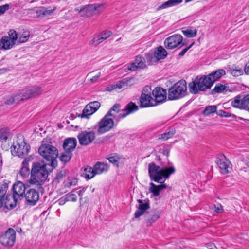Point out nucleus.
I'll list each match as a JSON object with an SVG mask.
<instances>
[{
	"label": "nucleus",
	"instance_id": "4468645a",
	"mask_svg": "<svg viewBox=\"0 0 249 249\" xmlns=\"http://www.w3.org/2000/svg\"><path fill=\"white\" fill-rule=\"evenodd\" d=\"M231 105L234 107L249 111V94L244 97L240 95L235 97Z\"/></svg>",
	"mask_w": 249,
	"mask_h": 249
},
{
	"label": "nucleus",
	"instance_id": "4d7b16f0",
	"mask_svg": "<svg viewBox=\"0 0 249 249\" xmlns=\"http://www.w3.org/2000/svg\"><path fill=\"white\" fill-rule=\"evenodd\" d=\"M10 8L9 4H5L4 5L0 6V16L3 15L5 12Z\"/></svg>",
	"mask_w": 249,
	"mask_h": 249
},
{
	"label": "nucleus",
	"instance_id": "f257e3e1",
	"mask_svg": "<svg viewBox=\"0 0 249 249\" xmlns=\"http://www.w3.org/2000/svg\"><path fill=\"white\" fill-rule=\"evenodd\" d=\"M176 171L173 166L169 167H160L156 165L154 162L148 165V173L150 178L155 182L161 183V184L156 185L154 183H150L149 191L152 193L154 196H157L160 195V192L163 189L167 188L165 184H163L166 179H168L170 176Z\"/></svg>",
	"mask_w": 249,
	"mask_h": 249
},
{
	"label": "nucleus",
	"instance_id": "f03ea898",
	"mask_svg": "<svg viewBox=\"0 0 249 249\" xmlns=\"http://www.w3.org/2000/svg\"><path fill=\"white\" fill-rule=\"evenodd\" d=\"M226 74L224 69H218L207 76L197 77L194 81L189 83L188 88L190 92L196 94L199 91H204L211 88L213 84Z\"/></svg>",
	"mask_w": 249,
	"mask_h": 249
},
{
	"label": "nucleus",
	"instance_id": "7c9ffc66",
	"mask_svg": "<svg viewBox=\"0 0 249 249\" xmlns=\"http://www.w3.org/2000/svg\"><path fill=\"white\" fill-rule=\"evenodd\" d=\"M175 129L173 128H170L168 131L160 135L159 139L164 140H167L172 137L175 134Z\"/></svg>",
	"mask_w": 249,
	"mask_h": 249
},
{
	"label": "nucleus",
	"instance_id": "37998d69",
	"mask_svg": "<svg viewBox=\"0 0 249 249\" xmlns=\"http://www.w3.org/2000/svg\"><path fill=\"white\" fill-rule=\"evenodd\" d=\"M101 74V72H98L97 74H94V72H91L89 73L87 77H91L89 79V81H90L91 82L93 83V82H96L98 79V78L100 77Z\"/></svg>",
	"mask_w": 249,
	"mask_h": 249
},
{
	"label": "nucleus",
	"instance_id": "72a5a7b5",
	"mask_svg": "<svg viewBox=\"0 0 249 249\" xmlns=\"http://www.w3.org/2000/svg\"><path fill=\"white\" fill-rule=\"evenodd\" d=\"M10 133L9 130L7 128L0 127V142L6 141Z\"/></svg>",
	"mask_w": 249,
	"mask_h": 249
},
{
	"label": "nucleus",
	"instance_id": "c85d7f7f",
	"mask_svg": "<svg viewBox=\"0 0 249 249\" xmlns=\"http://www.w3.org/2000/svg\"><path fill=\"white\" fill-rule=\"evenodd\" d=\"M228 88V86L227 85L218 83L216 84L214 89L212 90L211 93L212 94H214L216 93H220L224 91H227Z\"/></svg>",
	"mask_w": 249,
	"mask_h": 249
},
{
	"label": "nucleus",
	"instance_id": "49530a36",
	"mask_svg": "<svg viewBox=\"0 0 249 249\" xmlns=\"http://www.w3.org/2000/svg\"><path fill=\"white\" fill-rule=\"evenodd\" d=\"M160 215L158 212L155 211L153 214L151 215L150 218H147V221L149 223H151L157 221Z\"/></svg>",
	"mask_w": 249,
	"mask_h": 249
},
{
	"label": "nucleus",
	"instance_id": "09e8293b",
	"mask_svg": "<svg viewBox=\"0 0 249 249\" xmlns=\"http://www.w3.org/2000/svg\"><path fill=\"white\" fill-rule=\"evenodd\" d=\"M211 209L216 213H220L223 211V206L219 203L212 206Z\"/></svg>",
	"mask_w": 249,
	"mask_h": 249
},
{
	"label": "nucleus",
	"instance_id": "412c9836",
	"mask_svg": "<svg viewBox=\"0 0 249 249\" xmlns=\"http://www.w3.org/2000/svg\"><path fill=\"white\" fill-rule=\"evenodd\" d=\"M140 102L142 107H147L157 105L155 100L150 95L143 92L140 98Z\"/></svg>",
	"mask_w": 249,
	"mask_h": 249
},
{
	"label": "nucleus",
	"instance_id": "bb28decb",
	"mask_svg": "<svg viewBox=\"0 0 249 249\" xmlns=\"http://www.w3.org/2000/svg\"><path fill=\"white\" fill-rule=\"evenodd\" d=\"M182 2V0H169L162 3L160 6H159L158 8V10H160L161 9H164L167 7H171L173 6H175L176 5L181 3Z\"/></svg>",
	"mask_w": 249,
	"mask_h": 249
},
{
	"label": "nucleus",
	"instance_id": "f3484780",
	"mask_svg": "<svg viewBox=\"0 0 249 249\" xmlns=\"http://www.w3.org/2000/svg\"><path fill=\"white\" fill-rule=\"evenodd\" d=\"M24 89H25L24 97L25 98H28V99L38 97L43 92L42 88L36 85L28 86Z\"/></svg>",
	"mask_w": 249,
	"mask_h": 249
},
{
	"label": "nucleus",
	"instance_id": "473e14b6",
	"mask_svg": "<svg viewBox=\"0 0 249 249\" xmlns=\"http://www.w3.org/2000/svg\"><path fill=\"white\" fill-rule=\"evenodd\" d=\"M19 174L23 178H28L29 175L31 176V170L29 167L21 166Z\"/></svg>",
	"mask_w": 249,
	"mask_h": 249
},
{
	"label": "nucleus",
	"instance_id": "4be33fe9",
	"mask_svg": "<svg viewBox=\"0 0 249 249\" xmlns=\"http://www.w3.org/2000/svg\"><path fill=\"white\" fill-rule=\"evenodd\" d=\"M77 145V140L75 138H68L64 140L63 147L64 150L72 152Z\"/></svg>",
	"mask_w": 249,
	"mask_h": 249
},
{
	"label": "nucleus",
	"instance_id": "2eb2a0df",
	"mask_svg": "<svg viewBox=\"0 0 249 249\" xmlns=\"http://www.w3.org/2000/svg\"><path fill=\"white\" fill-rule=\"evenodd\" d=\"M183 37L181 35L175 34L166 38L164 40V45L168 49H173L182 43Z\"/></svg>",
	"mask_w": 249,
	"mask_h": 249
},
{
	"label": "nucleus",
	"instance_id": "6ab92c4d",
	"mask_svg": "<svg viewBox=\"0 0 249 249\" xmlns=\"http://www.w3.org/2000/svg\"><path fill=\"white\" fill-rule=\"evenodd\" d=\"M27 203L34 206L36 204L39 198V192L35 189H30L27 191L24 196Z\"/></svg>",
	"mask_w": 249,
	"mask_h": 249
},
{
	"label": "nucleus",
	"instance_id": "423d86ee",
	"mask_svg": "<svg viewBox=\"0 0 249 249\" xmlns=\"http://www.w3.org/2000/svg\"><path fill=\"white\" fill-rule=\"evenodd\" d=\"M16 206V201L11 195L8 183H0V209L4 207L11 209Z\"/></svg>",
	"mask_w": 249,
	"mask_h": 249
},
{
	"label": "nucleus",
	"instance_id": "774afa93",
	"mask_svg": "<svg viewBox=\"0 0 249 249\" xmlns=\"http://www.w3.org/2000/svg\"><path fill=\"white\" fill-rule=\"evenodd\" d=\"M87 187H83L81 190H79L78 192V195L80 197V199L82 198L83 194L85 192Z\"/></svg>",
	"mask_w": 249,
	"mask_h": 249
},
{
	"label": "nucleus",
	"instance_id": "a18cd8bd",
	"mask_svg": "<svg viewBox=\"0 0 249 249\" xmlns=\"http://www.w3.org/2000/svg\"><path fill=\"white\" fill-rule=\"evenodd\" d=\"M88 105L89 106L94 112H95L100 107V103L98 101L91 102Z\"/></svg>",
	"mask_w": 249,
	"mask_h": 249
},
{
	"label": "nucleus",
	"instance_id": "a211bd4d",
	"mask_svg": "<svg viewBox=\"0 0 249 249\" xmlns=\"http://www.w3.org/2000/svg\"><path fill=\"white\" fill-rule=\"evenodd\" d=\"M13 194L12 196L17 204L18 199L20 197H23L25 194V185L21 181H17L13 185Z\"/></svg>",
	"mask_w": 249,
	"mask_h": 249
},
{
	"label": "nucleus",
	"instance_id": "4c0bfd02",
	"mask_svg": "<svg viewBox=\"0 0 249 249\" xmlns=\"http://www.w3.org/2000/svg\"><path fill=\"white\" fill-rule=\"evenodd\" d=\"M217 107L216 106H209L207 107L203 112V114L205 116H208L212 113L216 112Z\"/></svg>",
	"mask_w": 249,
	"mask_h": 249
},
{
	"label": "nucleus",
	"instance_id": "393cba45",
	"mask_svg": "<svg viewBox=\"0 0 249 249\" xmlns=\"http://www.w3.org/2000/svg\"><path fill=\"white\" fill-rule=\"evenodd\" d=\"M15 43L8 38L7 36H2L0 40V50H9L13 48Z\"/></svg>",
	"mask_w": 249,
	"mask_h": 249
},
{
	"label": "nucleus",
	"instance_id": "338daca9",
	"mask_svg": "<svg viewBox=\"0 0 249 249\" xmlns=\"http://www.w3.org/2000/svg\"><path fill=\"white\" fill-rule=\"evenodd\" d=\"M67 200L65 199V196H64L63 197L60 198L58 200L59 204L60 205H64Z\"/></svg>",
	"mask_w": 249,
	"mask_h": 249
},
{
	"label": "nucleus",
	"instance_id": "6e6d98bb",
	"mask_svg": "<svg viewBox=\"0 0 249 249\" xmlns=\"http://www.w3.org/2000/svg\"><path fill=\"white\" fill-rule=\"evenodd\" d=\"M126 82L127 88L130 87L135 83V80L133 77H129L124 79Z\"/></svg>",
	"mask_w": 249,
	"mask_h": 249
},
{
	"label": "nucleus",
	"instance_id": "39448f33",
	"mask_svg": "<svg viewBox=\"0 0 249 249\" xmlns=\"http://www.w3.org/2000/svg\"><path fill=\"white\" fill-rule=\"evenodd\" d=\"M138 110V107L132 102L127 104L125 108L121 109V105L119 104H115L109 109L107 114L112 116L119 122L120 119L126 117L129 114Z\"/></svg>",
	"mask_w": 249,
	"mask_h": 249
},
{
	"label": "nucleus",
	"instance_id": "de8ad7c7",
	"mask_svg": "<svg viewBox=\"0 0 249 249\" xmlns=\"http://www.w3.org/2000/svg\"><path fill=\"white\" fill-rule=\"evenodd\" d=\"M44 17H48L51 15L53 13L55 10L56 7H54L53 9H50V7L45 8L42 7Z\"/></svg>",
	"mask_w": 249,
	"mask_h": 249
},
{
	"label": "nucleus",
	"instance_id": "e2e57ef3",
	"mask_svg": "<svg viewBox=\"0 0 249 249\" xmlns=\"http://www.w3.org/2000/svg\"><path fill=\"white\" fill-rule=\"evenodd\" d=\"M194 44V42L192 43L190 46H189L188 47L184 49L179 53V56H183L186 52L193 46V45Z\"/></svg>",
	"mask_w": 249,
	"mask_h": 249
},
{
	"label": "nucleus",
	"instance_id": "bf43d9fd",
	"mask_svg": "<svg viewBox=\"0 0 249 249\" xmlns=\"http://www.w3.org/2000/svg\"><path fill=\"white\" fill-rule=\"evenodd\" d=\"M160 152L167 157H169L170 154V149L165 146H164L160 150Z\"/></svg>",
	"mask_w": 249,
	"mask_h": 249
},
{
	"label": "nucleus",
	"instance_id": "a19ab883",
	"mask_svg": "<svg viewBox=\"0 0 249 249\" xmlns=\"http://www.w3.org/2000/svg\"><path fill=\"white\" fill-rule=\"evenodd\" d=\"M7 37L15 43L18 39V34L16 31L11 29L8 32V36Z\"/></svg>",
	"mask_w": 249,
	"mask_h": 249
},
{
	"label": "nucleus",
	"instance_id": "c03bdc74",
	"mask_svg": "<svg viewBox=\"0 0 249 249\" xmlns=\"http://www.w3.org/2000/svg\"><path fill=\"white\" fill-rule=\"evenodd\" d=\"M65 199L67 201L75 202L77 200V196L75 194L69 193L65 195Z\"/></svg>",
	"mask_w": 249,
	"mask_h": 249
},
{
	"label": "nucleus",
	"instance_id": "8fccbe9b",
	"mask_svg": "<svg viewBox=\"0 0 249 249\" xmlns=\"http://www.w3.org/2000/svg\"><path fill=\"white\" fill-rule=\"evenodd\" d=\"M119 159V157L117 155L109 157L108 158L109 161L117 167L118 166Z\"/></svg>",
	"mask_w": 249,
	"mask_h": 249
},
{
	"label": "nucleus",
	"instance_id": "79ce46f5",
	"mask_svg": "<svg viewBox=\"0 0 249 249\" xmlns=\"http://www.w3.org/2000/svg\"><path fill=\"white\" fill-rule=\"evenodd\" d=\"M66 176V173L64 171H61L58 172L55 177L53 182L55 183H59L62 179L64 178Z\"/></svg>",
	"mask_w": 249,
	"mask_h": 249
},
{
	"label": "nucleus",
	"instance_id": "20e7f679",
	"mask_svg": "<svg viewBox=\"0 0 249 249\" xmlns=\"http://www.w3.org/2000/svg\"><path fill=\"white\" fill-rule=\"evenodd\" d=\"M38 153L44 159L50 162L48 164L51 166L52 169L57 166L56 158L58 155V151L55 146L51 144L46 143L43 141L38 148Z\"/></svg>",
	"mask_w": 249,
	"mask_h": 249
},
{
	"label": "nucleus",
	"instance_id": "dca6fc26",
	"mask_svg": "<svg viewBox=\"0 0 249 249\" xmlns=\"http://www.w3.org/2000/svg\"><path fill=\"white\" fill-rule=\"evenodd\" d=\"M216 163L221 170L223 174H227L229 172V169L231 167V163L230 160L223 154H219L215 161Z\"/></svg>",
	"mask_w": 249,
	"mask_h": 249
},
{
	"label": "nucleus",
	"instance_id": "ddd939ff",
	"mask_svg": "<svg viewBox=\"0 0 249 249\" xmlns=\"http://www.w3.org/2000/svg\"><path fill=\"white\" fill-rule=\"evenodd\" d=\"M167 55L166 51L162 46H159L152 54L147 55L146 59L151 64L157 63L159 60L164 59Z\"/></svg>",
	"mask_w": 249,
	"mask_h": 249
},
{
	"label": "nucleus",
	"instance_id": "052dcab7",
	"mask_svg": "<svg viewBox=\"0 0 249 249\" xmlns=\"http://www.w3.org/2000/svg\"><path fill=\"white\" fill-rule=\"evenodd\" d=\"M138 68H139V67H137V65L134 62L130 63L127 67L128 70L131 71H134Z\"/></svg>",
	"mask_w": 249,
	"mask_h": 249
},
{
	"label": "nucleus",
	"instance_id": "680f3d73",
	"mask_svg": "<svg viewBox=\"0 0 249 249\" xmlns=\"http://www.w3.org/2000/svg\"><path fill=\"white\" fill-rule=\"evenodd\" d=\"M37 18L44 17L42 7L37 10L36 12Z\"/></svg>",
	"mask_w": 249,
	"mask_h": 249
},
{
	"label": "nucleus",
	"instance_id": "2f4dec72",
	"mask_svg": "<svg viewBox=\"0 0 249 249\" xmlns=\"http://www.w3.org/2000/svg\"><path fill=\"white\" fill-rule=\"evenodd\" d=\"M72 156V153L64 150L60 157V160L62 162L66 163L70 160Z\"/></svg>",
	"mask_w": 249,
	"mask_h": 249
},
{
	"label": "nucleus",
	"instance_id": "58836bf2",
	"mask_svg": "<svg viewBox=\"0 0 249 249\" xmlns=\"http://www.w3.org/2000/svg\"><path fill=\"white\" fill-rule=\"evenodd\" d=\"M134 62L139 68H144L146 66L145 64V59L141 56H137Z\"/></svg>",
	"mask_w": 249,
	"mask_h": 249
},
{
	"label": "nucleus",
	"instance_id": "cd10ccee",
	"mask_svg": "<svg viewBox=\"0 0 249 249\" xmlns=\"http://www.w3.org/2000/svg\"><path fill=\"white\" fill-rule=\"evenodd\" d=\"M78 183V179L74 177H69L64 181L65 188H70L76 186Z\"/></svg>",
	"mask_w": 249,
	"mask_h": 249
},
{
	"label": "nucleus",
	"instance_id": "5701e85b",
	"mask_svg": "<svg viewBox=\"0 0 249 249\" xmlns=\"http://www.w3.org/2000/svg\"><path fill=\"white\" fill-rule=\"evenodd\" d=\"M137 202L139 204L138 209L134 214L136 218H138L143 215L145 212L150 208V204L148 202L143 203V201L141 199H138Z\"/></svg>",
	"mask_w": 249,
	"mask_h": 249
},
{
	"label": "nucleus",
	"instance_id": "7ed1b4c3",
	"mask_svg": "<svg viewBox=\"0 0 249 249\" xmlns=\"http://www.w3.org/2000/svg\"><path fill=\"white\" fill-rule=\"evenodd\" d=\"M48 164L34 162L31 170V176L27 182L31 185L37 186L42 185L47 180L49 172L47 169Z\"/></svg>",
	"mask_w": 249,
	"mask_h": 249
},
{
	"label": "nucleus",
	"instance_id": "c9c22d12",
	"mask_svg": "<svg viewBox=\"0 0 249 249\" xmlns=\"http://www.w3.org/2000/svg\"><path fill=\"white\" fill-rule=\"evenodd\" d=\"M24 89L19 90L17 93H16L14 96L15 97L16 103L20 101H23L24 100H28V98H25L24 94L25 92Z\"/></svg>",
	"mask_w": 249,
	"mask_h": 249
},
{
	"label": "nucleus",
	"instance_id": "0e129e2a",
	"mask_svg": "<svg viewBox=\"0 0 249 249\" xmlns=\"http://www.w3.org/2000/svg\"><path fill=\"white\" fill-rule=\"evenodd\" d=\"M244 71L246 74L249 75V61L246 64Z\"/></svg>",
	"mask_w": 249,
	"mask_h": 249
},
{
	"label": "nucleus",
	"instance_id": "13d9d810",
	"mask_svg": "<svg viewBox=\"0 0 249 249\" xmlns=\"http://www.w3.org/2000/svg\"><path fill=\"white\" fill-rule=\"evenodd\" d=\"M217 115L221 117H229L231 116V114L229 112L220 110L217 113Z\"/></svg>",
	"mask_w": 249,
	"mask_h": 249
},
{
	"label": "nucleus",
	"instance_id": "ea45409f",
	"mask_svg": "<svg viewBox=\"0 0 249 249\" xmlns=\"http://www.w3.org/2000/svg\"><path fill=\"white\" fill-rule=\"evenodd\" d=\"M30 36V32L28 31H24L20 35L18 38V41L20 43L26 42Z\"/></svg>",
	"mask_w": 249,
	"mask_h": 249
},
{
	"label": "nucleus",
	"instance_id": "1a4fd4ad",
	"mask_svg": "<svg viewBox=\"0 0 249 249\" xmlns=\"http://www.w3.org/2000/svg\"><path fill=\"white\" fill-rule=\"evenodd\" d=\"M16 240V232L12 228H9L5 233L0 235V243L4 247H12Z\"/></svg>",
	"mask_w": 249,
	"mask_h": 249
},
{
	"label": "nucleus",
	"instance_id": "c756f323",
	"mask_svg": "<svg viewBox=\"0 0 249 249\" xmlns=\"http://www.w3.org/2000/svg\"><path fill=\"white\" fill-rule=\"evenodd\" d=\"M94 168L90 166H87L84 169L83 174L85 175V178L88 179H90L94 177L96 175L94 171Z\"/></svg>",
	"mask_w": 249,
	"mask_h": 249
},
{
	"label": "nucleus",
	"instance_id": "603ef678",
	"mask_svg": "<svg viewBox=\"0 0 249 249\" xmlns=\"http://www.w3.org/2000/svg\"><path fill=\"white\" fill-rule=\"evenodd\" d=\"M230 73L234 76H239L242 75L243 72L241 69H239L231 70Z\"/></svg>",
	"mask_w": 249,
	"mask_h": 249
},
{
	"label": "nucleus",
	"instance_id": "b1692460",
	"mask_svg": "<svg viewBox=\"0 0 249 249\" xmlns=\"http://www.w3.org/2000/svg\"><path fill=\"white\" fill-rule=\"evenodd\" d=\"M111 35L112 33L111 31H105L100 35L93 37L91 40L90 44L97 45L110 36Z\"/></svg>",
	"mask_w": 249,
	"mask_h": 249
},
{
	"label": "nucleus",
	"instance_id": "6e6552de",
	"mask_svg": "<svg viewBox=\"0 0 249 249\" xmlns=\"http://www.w3.org/2000/svg\"><path fill=\"white\" fill-rule=\"evenodd\" d=\"M30 150V145L25 142L22 137H18L11 146L12 155L22 158H25L28 154Z\"/></svg>",
	"mask_w": 249,
	"mask_h": 249
},
{
	"label": "nucleus",
	"instance_id": "aec40b11",
	"mask_svg": "<svg viewBox=\"0 0 249 249\" xmlns=\"http://www.w3.org/2000/svg\"><path fill=\"white\" fill-rule=\"evenodd\" d=\"M152 94L155 97L156 103H162L166 100V90L160 87H156L152 91Z\"/></svg>",
	"mask_w": 249,
	"mask_h": 249
},
{
	"label": "nucleus",
	"instance_id": "0eeeda50",
	"mask_svg": "<svg viewBox=\"0 0 249 249\" xmlns=\"http://www.w3.org/2000/svg\"><path fill=\"white\" fill-rule=\"evenodd\" d=\"M187 94L186 82L181 80L168 89V98L169 100L178 99Z\"/></svg>",
	"mask_w": 249,
	"mask_h": 249
},
{
	"label": "nucleus",
	"instance_id": "9d476101",
	"mask_svg": "<svg viewBox=\"0 0 249 249\" xmlns=\"http://www.w3.org/2000/svg\"><path fill=\"white\" fill-rule=\"evenodd\" d=\"M104 8V6L103 4H89L81 8L79 12L82 13V16L89 17L100 13Z\"/></svg>",
	"mask_w": 249,
	"mask_h": 249
},
{
	"label": "nucleus",
	"instance_id": "5fc2aeb1",
	"mask_svg": "<svg viewBox=\"0 0 249 249\" xmlns=\"http://www.w3.org/2000/svg\"><path fill=\"white\" fill-rule=\"evenodd\" d=\"M33 160V157L31 156H29L25 158L22 162L21 166L23 167H29V163Z\"/></svg>",
	"mask_w": 249,
	"mask_h": 249
},
{
	"label": "nucleus",
	"instance_id": "864d4df0",
	"mask_svg": "<svg viewBox=\"0 0 249 249\" xmlns=\"http://www.w3.org/2000/svg\"><path fill=\"white\" fill-rule=\"evenodd\" d=\"M116 87L119 89H121L122 88H128L127 87V85L126 84V82L124 79L121 81H118L116 84Z\"/></svg>",
	"mask_w": 249,
	"mask_h": 249
},
{
	"label": "nucleus",
	"instance_id": "a878e982",
	"mask_svg": "<svg viewBox=\"0 0 249 249\" xmlns=\"http://www.w3.org/2000/svg\"><path fill=\"white\" fill-rule=\"evenodd\" d=\"M96 174H101L108 170V166L107 164L97 162L93 167Z\"/></svg>",
	"mask_w": 249,
	"mask_h": 249
},
{
	"label": "nucleus",
	"instance_id": "e433bc0d",
	"mask_svg": "<svg viewBox=\"0 0 249 249\" xmlns=\"http://www.w3.org/2000/svg\"><path fill=\"white\" fill-rule=\"evenodd\" d=\"M197 31L195 29L193 30L187 29L186 30H183L182 33L183 35L187 37L191 38L195 37L197 35Z\"/></svg>",
	"mask_w": 249,
	"mask_h": 249
},
{
	"label": "nucleus",
	"instance_id": "f8f14e48",
	"mask_svg": "<svg viewBox=\"0 0 249 249\" xmlns=\"http://www.w3.org/2000/svg\"><path fill=\"white\" fill-rule=\"evenodd\" d=\"M95 133L93 131H83L77 135L79 143L82 146L91 144L95 139Z\"/></svg>",
	"mask_w": 249,
	"mask_h": 249
},
{
	"label": "nucleus",
	"instance_id": "9b49d317",
	"mask_svg": "<svg viewBox=\"0 0 249 249\" xmlns=\"http://www.w3.org/2000/svg\"><path fill=\"white\" fill-rule=\"evenodd\" d=\"M109 116L106 115L98 122V133L103 134L111 130L114 125V122L112 118H109Z\"/></svg>",
	"mask_w": 249,
	"mask_h": 249
},
{
	"label": "nucleus",
	"instance_id": "69168bd1",
	"mask_svg": "<svg viewBox=\"0 0 249 249\" xmlns=\"http://www.w3.org/2000/svg\"><path fill=\"white\" fill-rule=\"evenodd\" d=\"M206 246L209 249H218L215 245L212 243H208Z\"/></svg>",
	"mask_w": 249,
	"mask_h": 249
},
{
	"label": "nucleus",
	"instance_id": "3c124183",
	"mask_svg": "<svg viewBox=\"0 0 249 249\" xmlns=\"http://www.w3.org/2000/svg\"><path fill=\"white\" fill-rule=\"evenodd\" d=\"M4 102L7 105H12L16 103L14 96H7L4 98Z\"/></svg>",
	"mask_w": 249,
	"mask_h": 249
},
{
	"label": "nucleus",
	"instance_id": "f704fd0d",
	"mask_svg": "<svg viewBox=\"0 0 249 249\" xmlns=\"http://www.w3.org/2000/svg\"><path fill=\"white\" fill-rule=\"evenodd\" d=\"M94 112L90 108L88 105H87L83 110L82 113L81 115L82 118H89V116L93 114Z\"/></svg>",
	"mask_w": 249,
	"mask_h": 249
}]
</instances>
